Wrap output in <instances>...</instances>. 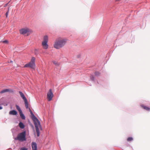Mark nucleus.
Segmentation results:
<instances>
[{"label": "nucleus", "mask_w": 150, "mask_h": 150, "mask_svg": "<svg viewBox=\"0 0 150 150\" xmlns=\"http://www.w3.org/2000/svg\"><path fill=\"white\" fill-rule=\"evenodd\" d=\"M10 91V90L9 89H4L0 92V93L2 94L6 92Z\"/></svg>", "instance_id": "nucleus-10"}, {"label": "nucleus", "mask_w": 150, "mask_h": 150, "mask_svg": "<svg viewBox=\"0 0 150 150\" xmlns=\"http://www.w3.org/2000/svg\"><path fill=\"white\" fill-rule=\"evenodd\" d=\"M8 13H9V9H8V11L6 13V17H7L8 16Z\"/></svg>", "instance_id": "nucleus-21"}, {"label": "nucleus", "mask_w": 150, "mask_h": 150, "mask_svg": "<svg viewBox=\"0 0 150 150\" xmlns=\"http://www.w3.org/2000/svg\"><path fill=\"white\" fill-rule=\"evenodd\" d=\"M67 41V39L59 38L56 40L54 46L57 49H59L65 45Z\"/></svg>", "instance_id": "nucleus-2"}, {"label": "nucleus", "mask_w": 150, "mask_h": 150, "mask_svg": "<svg viewBox=\"0 0 150 150\" xmlns=\"http://www.w3.org/2000/svg\"><path fill=\"white\" fill-rule=\"evenodd\" d=\"M19 126L21 129H23L24 128V125L23 123L22 122H20L19 124Z\"/></svg>", "instance_id": "nucleus-12"}, {"label": "nucleus", "mask_w": 150, "mask_h": 150, "mask_svg": "<svg viewBox=\"0 0 150 150\" xmlns=\"http://www.w3.org/2000/svg\"><path fill=\"white\" fill-rule=\"evenodd\" d=\"M19 93L21 97L23 98L24 101L26 108L27 109L28 108L30 110V113L32 116V119L34 122V124L35 125L37 136L38 137H39L40 133V129L41 130L42 129L40 122L39 120L33 113L30 108H28V100L23 93L20 91H19Z\"/></svg>", "instance_id": "nucleus-1"}, {"label": "nucleus", "mask_w": 150, "mask_h": 150, "mask_svg": "<svg viewBox=\"0 0 150 150\" xmlns=\"http://www.w3.org/2000/svg\"><path fill=\"white\" fill-rule=\"evenodd\" d=\"M8 4V3H7V4H6V5H5V6H5V7Z\"/></svg>", "instance_id": "nucleus-24"}, {"label": "nucleus", "mask_w": 150, "mask_h": 150, "mask_svg": "<svg viewBox=\"0 0 150 150\" xmlns=\"http://www.w3.org/2000/svg\"><path fill=\"white\" fill-rule=\"evenodd\" d=\"M3 42L7 44L8 43V41L7 40H5L3 41Z\"/></svg>", "instance_id": "nucleus-20"}, {"label": "nucleus", "mask_w": 150, "mask_h": 150, "mask_svg": "<svg viewBox=\"0 0 150 150\" xmlns=\"http://www.w3.org/2000/svg\"><path fill=\"white\" fill-rule=\"evenodd\" d=\"M15 139L22 141L26 140L25 132L24 131L19 134Z\"/></svg>", "instance_id": "nucleus-6"}, {"label": "nucleus", "mask_w": 150, "mask_h": 150, "mask_svg": "<svg viewBox=\"0 0 150 150\" xmlns=\"http://www.w3.org/2000/svg\"><path fill=\"white\" fill-rule=\"evenodd\" d=\"M120 0H116V1H120Z\"/></svg>", "instance_id": "nucleus-26"}, {"label": "nucleus", "mask_w": 150, "mask_h": 150, "mask_svg": "<svg viewBox=\"0 0 150 150\" xmlns=\"http://www.w3.org/2000/svg\"><path fill=\"white\" fill-rule=\"evenodd\" d=\"M100 74V73L98 72H96L95 73V75L96 76H98Z\"/></svg>", "instance_id": "nucleus-19"}, {"label": "nucleus", "mask_w": 150, "mask_h": 150, "mask_svg": "<svg viewBox=\"0 0 150 150\" xmlns=\"http://www.w3.org/2000/svg\"><path fill=\"white\" fill-rule=\"evenodd\" d=\"M90 78L92 81H93L94 80V78L93 75H91V76Z\"/></svg>", "instance_id": "nucleus-18"}, {"label": "nucleus", "mask_w": 150, "mask_h": 150, "mask_svg": "<svg viewBox=\"0 0 150 150\" xmlns=\"http://www.w3.org/2000/svg\"><path fill=\"white\" fill-rule=\"evenodd\" d=\"M133 138L132 137H129L127 138V140L128 141H130L132 140Z\"/></svg>", "instance_id": "nucleus-15"}, {"label": "nucleus", "mask_w": 150, "mask_h": 150, "mask_svg": "<svg viewBox=\"0 0 150 150\" xmlns=\"http://www.w3.org/2000/svg\"><path fill=\"white\" fill-rule=\"evenodd\" d=\"M34 52L35 54H38V50L37 49H35Z\"/></svg>", "instance_id": "nucleus-16"}, {"label": "nucleus", "mask_w": 150, "mask_h": 150, "mask_svg": "<svg viewBox=\"0 0 150 150\" xmlns=\"http://www.w3.org/2000/svg\"><path fill=\"white\" fill-rule=\"evenodd\" d=\"M32 150H37V144L35 142H33L32 143Z\"/></svg>", "instance_id": "nucleus-8"}, {"label": "nucleus", "mask_w": 150, "mask_h": 150, "mask_svg": "<svg viewBox=\"0 0 150 150\" xmlns=\"http://www.w3.org/2000/svg\"><path fill=\"white\" fill-rule=\"evenodd\" d=\"M141 106H142V107L144 109L147 110H148V111H149L150 110V108L148 107H146V106H145L143 105H141Z\"/></svg>", "instance_id": "nucleus-13"}, {"label": "nucleus", "mask_w": 150, "mask_h": 150, "mask_svg": "<svg viewBox=\"0 0 150 150\" xmlns=\"http://www.w3.org/2000/svg\"><path fill=\"white\" fill-rule=\"evenodd\" d=\"M35 57H33L32 58L30 62L26 64L24 66L25 67H30L32 69H34L35 67Z\"/></svg>", "instance_id": "nucleus-3"}, {"label": "nucleus", "mask_w": 150, "mask_h": 150, "mask_svg": "<svg viewBox=\"0 0 150 150\" xmlns=\"http://www.w3.org/2000/svg\"><path fill=\"white\" fill-rule=\"evenodd\" d=\"M28 149L25 147H22L20 149V150H28Z\"/></svg>", "instance_id": "nucleus-17"}, {"label": "nucleus", "mask_w": 150, "mask_h": 150, "mask_svg": "<svg viewBox=\"0 0 150 150\" xmlns=\"http://www.w3.org/2000/svg\"><path fill=\"white\" fill-rule=\"evenodd\" d=\"M19 113L20 116L22 119L25 120V117L24 115L23 114L22 111L20 112Z\"/></svg>", "instance_id": "nucleus-11"}, {"label": "nucleus", "mask_w": 150, "mask_h": 150, "mask_svg": "<svg viewBox=\"0 0 150 150\" xmlns=\"http://www.w3.org/2000/svg\"><path fill=\"white\" fill-rule=\"evenodd\" d=\"M2 107L1 106H0V110H1L2 109Z\"/></svg>", "instance_id": "nucleus-23"}, {"label": "nucleus", "mask_w": 150, "mask_h": 150, "mask_svg": "<svg viewBox=\"0 0 150 150\" xmlns=\"http://www.w3.org/2000/svg\"><path fill=\"white\" fill-rule=\"evenodd\" d=\"M16 109L19 112L22 111V110L20 108L18 105H16Z\"/></svg>", "instance_id": "nucleus-14"}, {"label": "nucleus", "mask_w": 150, "mask_h": 150, "mask_svg": "<svg viewBox=\"0 0 150 150\" xmlns=\"http://www.w3.org/2000/svg\"><path fill=\"white\" fill-rule=\"evenodd\" d=\"M53 63H54V64H56V65H57V63H56V62H55V61H54V62H53Z\"/></svg>", "instance_id": "nucleus-22"}, {"label": "nucleus", "mask_w": 150, "mask_h": 150, "mask_svg": "<svg viewBox=\"0 0 150 150\" xmlns=\"http://www.w3.org/2000/svg\"><path fill=\"white\" fill-rule=\"evenodd\" d=\"M10 62H12V61H10Z\"/></svg>", "instance_id": "nucleus-27"}, {"label": "nucleus", "mask_w": 150, "mask_h": 150, "mask_svg": "<svg viewBox=\"0 0 150 150\" xmlns=\"http://www.w3.org/2000/svg\"><path fill=\"white\" fill-rule=\"evenodd\" d=\"M17 113V112L15 110H12L9 112V114L10 115H16Z\"/></svg>", "instance_id": "nucleus-9"}, {"label": "nucleus", "mask_w": 150, "mask_h": 150, "mask_svg": "<svg viewBox=\"0 0 150 150\" xmlns=\"http://www.w3.org/2000/svg\"><path fill=\"white\" fill-rule=\"evenodd\" d=\"M48 40V38L47 36L46 35L43 38V41L42 42V46L43 48L46 50L48 47V45L47 42Z\"/></svg>", "instance_id": "nucleus-4"}, {"label": "nucleus", "mask_w": 150, "mask_h": 150, "mask_svg": "<svg viewBox=\"0 0 150 150\" xmlns=\"http://www.w3.org/2000/svg\"><path fill=\"white\" fill-rule=\"evenodd\" d=\"M19 31L21 34L24 35L27 34L28 36L32 33V30L28 28H22L19 30Z\"/></svg>", "instance_id": "nucleus-5"}, {"label": "nucleus", "mask_w": 150, "mask_h": 150, "mask_svg": "<svg viewBox=\"0 0 150 150\" xmlns=\"http://www.w3.org/2000/svg\"><path fill=\"white\" fill-rule=\"evenodd\" d=\"M53 95L52 92V89H50L47 94V98L49 101H50L52 100L53 97Z\"/></svg>", "instance_id": "nucleus-7"}, {"label": "nucleus", "mask_w": 150, "mask_h": 150, "mask_svg": "<svg viewBox=\"0 0 150 150\" xmlns=\"http://www.w3.org/2000/svg\"><path fill=\"white\" fill-rule=\"evenodd\" d=\"M31 126H32L33 127H34V126H33L32 124H31Z\"/></svg>", "instance_id": "nucleus-25"}]
</instances>
